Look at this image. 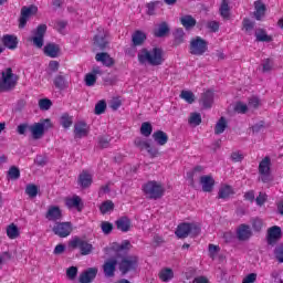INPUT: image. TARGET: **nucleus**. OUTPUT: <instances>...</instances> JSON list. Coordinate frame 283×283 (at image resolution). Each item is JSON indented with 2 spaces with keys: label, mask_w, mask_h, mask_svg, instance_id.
Instances as JSON below:
<instances>
[{
  "label": "nucleus",
  "mask_w": 283,
  "mask_h": 283,
  "mask_svg": "<svg viewBox=\"0 0 283 283\" xmlns=\"http://www.w3.org/2000/svg\"><path fill=\"white\" fill-rule=\"evenodd\" d=\"M137 59L140 65H151L153 67H158L166 61L165 51L160 48L142 49L137 53Z\"/></svg>",
  "instance_id": "obj_1"
},
{
  "label": "nucleus",
  "mask_w": 283,
  "mask_h": 283,
  "mask_svg": "<svg viewBox=\"0 0 283 283\" xmlns=\"http://www.w3.org/2000/svg\"><path fill=\"white\" fill-rule=\"evenodd\" d=\"M143 191L149 200H158L165 196V186L160 181L151 180L143 185Z\"/></svg>",
  "instance_id": "obj_2"
},
{
  "label": "nucleus",
  "mask_w": 283,
  "mask_h": 283,
  "mask_svg": "<svg viewBox=\"0 0 283 283\" xmlns=\"http://www.w3.org/2000/svg\"><path fill=\"white\" fill-rule=\"evenodd\" d=\"M18 82L19 76L12 72L11 67L2 70L0 76V92H10V90H14Z\"/></svg>",
  "instance_id": "obj_3"
},
{
  "label": "nucleus",
  "mask_w": 283,
  "mask_h": 283,
  "mask_svg": "<svg viewBox=\"0 0 283 283\" xmlns=\"http://www.w3.org/2000/svg\"><path fill=\"white\" fill-rule=\"evenodd\" d=\"M177 238H188L189 235H199L200 226L198 223H181L176 230Z\"/></svg>",
  "instance_id": "obj_4"
},
{
  "label": "nucleus",
  "mask_w": 283,
  "mask_h": 283,
  "mask_svg": "<svg viewBox=\"0 0 283 283\" xmlns=\"http://www.w3.org/2000/svg\"><path fill=\"white\" fill-rule=\"evenodd\" d=\"M209 50V43L200 36H196L190 41V54L202 56Z\"/></svg>",
  "instance_id": "obj_5"
},
{
  "label": "nucleus",
  "mask_w": 283,
  "mask_h": 283,
  "mask_svg": "<svg viewBox=\"0 0 283 283\" xmlns=\"http://www.w3.org/2000/svg\"><path fill=\"white\" fill-rule=\"evenodd\" d=\"M69 247L70 249H80L82 255H90L94 251V245L78 237L71 239Z\"/></svg>",
  "instance_id": "obj_6"
},
{
  "label": "nucleus",
  "mask_w": 283,
  "mask_h": 283,
  "mask_svg": "<svg viewBox=\"0 0 283 283\" xmlns=\"http://www.w3.org/2000/svg\"><path fill=\"white\" fill-rule=\"evenodd\" d=\"M52 127V123L50 119H44L41 123H35L30 126V132L35 140H39V138L43 137V134H45V129H50Z\"/></svg>",
  "instance_id": "obj_7"
},
{
  "label": "nucleus",
  "mask_w": 283,
  "mask_h": 283,
  "mask_svg": "<svg viewBox=\"0 0 283 283\" xmlns=\"http://www.w3.org/2000/svg\"><path fill=\"white\" fill-rule=\"evenodd\" d=\"M39 12V8L36 6L23 7L21 9L20 24L19 28H25L28 21H30V17H34V14Z\"/></svg>",
  "instance_id": "obj_8"
},
{
  "label": "nucleus",
  "mask_w": 283,
  "mask_h": 283,
  "mask_svg": "<svg viewBox=\"0 0 283 283\" xmlns=\"http://www.w3.org/2000/svg\"><path fill=\"white\" fill-rule=\"evenodd\" d=\"M45 32H48V25L45 24H40L34 31H33V45L38 49L43 48V43H44V36H45Z\"/></svg>",
  "instance_id": "obj_9"
},
{
  "label": "nucleus",
  "mask_w": 283,
  "mask_h": 283,
  "mask_svg": "<svg viewBox=\"0 0 283 283\" xmlns=\"http://www.w3.org/2000/svg\"><path fill=\"white\" fill-rule=\"evenodd\" d=\"M53 233L59 235V238H67L72 233V223L56 222L53 227Z\"/></svg>",
  "instance_id": "obj_10"
},
{
  "label": "nucleus",
  "mask_w": 283,
  "mask_h": 283,
  "mask_svg": "<svg viewBox=\"0 0 283 283\" xmlns=\"http://www.w3.org/2000/svg\"><path fill=\"white\" fill-rule=\"evenodd\" d=\"M135 146L140 150L146 149L151 158H156V156H158V149L151 147V144L143 137L135 138Z\"/></svg>",
  "instance_id": "obj_11"
},
{
  "label": "nucleus",
  "mask_w": 283,
  "mask_h": 283,
  "mask_svg": "<svg viewBox=\"0 0 283 283\" xmlns=\"http://www.w3.org/2000/svg\"><path fill=\"white\" fill-rule=\"evenodd\" d=\"M137 264H138V259L136 256H128L119 263V271L124 274L128 273V271H134Z\"/></svg>",
  "instance_id": "obj_12"
},
{
  "label": "nucleus",
  "mask_w": 283,
  "mask_h": 283,
  "mask_svg": "<svg viewBox=\"0 0 283 283\" xmlns=\"http://www.w3.org/2000/svg\"><path fill=\"white\" fill-rule=\"evenodd\" d=\"M200 185L202 187V191H206V193H211V191H213L216 180L211 175H205L200 177Z\"/></svg>",
  "instance_id": "obj_13"
},
{
  "label": "nucleus",
  "mask_w": 283,
  "mask_h": 283,
  "mask_svg": "<svg viewBox=\"0 0 283 283\" xmlns=\"http://www.w3.org/2000/svg\"><path fill=\"white\" fill-rule=\"evenodd\" d=\"M280 238H282V229L280 227L273 226L268 230V244H275Z\"/></svg>",
  "instance_id": "obj_14"
},
{
  "label": "nucleus",
  "mask_w": 283,
  "mask_h": 283,
  "mask_svg": "<svg viewBox=\"0 0 283 283\" xmlns=\"http://www.w3.org/2000/svg\"><path fill=\"white\" fill-rule=\"evenodd\" d=\"M46 220L50 222H56V220H61L63 218V213L61 212V208L56 206H51L49 207L46 214H45Z\"/></svg>",
  "instance_id": "obj_15"
},
{
  "label": "nucleus",
  "mask_w": 283,
  "mask_h": 283,
  "mask_svg": "<svg viewBox=\"0 0 283 283\" xmlns=\"http://www.w3.org/2000/svg\"><path fill=\"white\" fill-rule=\"evenodd\" d=\"M259 172L261 174L263 182H266V176L271 174V158L265 157L259 164Z\"/></svg>",
  "instance_id": "obj_16"
},
{
  "label": "nucleus",
  "mask_w": 283,
  "mask_h": 283,
  "mask_svg": "<svg viewBox=\"0 0 283 283\" xmlns=\"http://www.w3.org/2000/svg\"><path fill=\"white\" fill-rule=\"evenodd\" d=\"M90 134V127L85 122H77L74 125V135L75 138H85Z\"/></svg>",
  "instance_id": "obj_17"
},
{
  "label": "nucleus",
  "mask_w": 283,
  "mask_h": 283,
  "mask_svg": "<svg viewBox=\"0 0 283 283\" xmlns=\"http://www.w3.org/2000/svg\"><path fill=\"white\" fill-rule=\"evenodd\" d=\"M97 273H98V269L90 268L80 275V282L81 283H90V282L94 281Z\"/></svg>",
  "instance_id": "obj_18"
},
{
  "label": "nucleus",
  "mask_w": 283,
  "mask_h": 283,
  "mask_svg": "<svg viewBox=\"0 0 283 283\" xmlns=\"http://www.w3.org/2000/svg\"><path fill=\"white\" fill-rule=\"evenodd\" d=\"M2 43L4 48H8V50H17V46L19 45V39L17 35L6 34L2 38Z\"/></svg>",
  "instance_id": "obj_19"
},
{
  "label": "nucleus",
  "mask_w": 283,
  "mask_h": 283,
  "mask_svg": "<svg viewBox=\"0 0 283 283\" xmlns=\"http://www.w3.org/2000/svg\"><path fill=\"white\" fill-rule=\"evenodd\" d=\"M251 235H252L251 227H249L247 224L239 226V228L237 230L238 240L245 241V240H249V238H251Z\"/></svg>",
  "instance_id": "obj_20"
},
{
  "label": "nucleus",
  "mask_w": 283,
  "mask_h": 283,
  "mask_svg": "<svg viewBox=\"0 0 283 283\" xmlns=\"http://www.w3.org/2000/svg\"><path fill=\"white\" fill-rule=\"evenodd\" d=\"M200 104L205 109H209L213 105V92L212 91H206L201 95Z\"/></svg>",
  "instance_id": "obj_21"
},
{
  "label": "nucleus",
  "mask_w": 283,
  "mask_h": 283,
  "mask_svg": "<svg viewBox=\"0 0 283 283\" xmlns=\"http://www.w3.org/2000/svg\"><path fill=\"white\" fill-rule=\"evenodd\" d=\"M99 30V33L94 38V43L97 48L103 50L107 48V32H105L103 29Z\"/></svg>",
  "instance_id": "obj_22"
},
{
  "label": "nucleus",
  "mask_w": 283,
  "mask_h": 283,
  "mask_svg": "<svg viewBox=\"0 0 283 283\" xmlns=\"http://www.w3.org/2000/svg\"><path fill=\"white\" fill-rule=\"evenodd\" d=\"M264 14H266V6L262 3V0L254 2V17L256 21H262Z\"/></svg>",
  "instance_id": "obj_23"
},
{
  "label": "nucleus",
  "mask_w": 283,
  "mask_h": 283,
  "mask_svg": "<svg viewBox=\"0 0 283 283\" xmlns=\"http://www.w3.org/2000/svg\"><path fill=\"white\" fill-rule=\"evenodd\" d=\"M78 185L83 189H87L92 185V174H90L87 170H83L78 176Z\"/></svg>",
  "instance_id": "obj_24"
},
{
  "label": "nucleus",
  "mask_w": 283,
  "mask_h": 283,
  "mask_svg": "<svg viewBox=\"0 0 283 283\" xmlns=\"http://www.w3.org/2000/svg\"><path fill=\"white\" fill-rule=\"evenodd\" d=\"M44 54L51 59H56L61 54V48L57 44L49 43L44 46Z\"/></svg>",
  "instance_id": "obj_25"
},
{
  "label": "nucleus",
  "mask_w": 283,
  "mask_h": 283,
  "mask_svg": "<svg viewBox=\"0 0 283 283\" xmlns=\"http://www.w3.org/2000/svg\"><path fill=\"white\" fill-rule=\"evenodd\" d=\"M153 138L157 145H160L161 147L167 145L169 140V136H167V133L163 130H157L153 134Z\"/></svg>",
  "instance_id": "obj_26"
},
{
  "label": "nucleus",
  "mask_w": 283,
  "mask_h": 283,
  "mask_svg": "<svg viewBox=\"0 0 283 283\" xmlns=\"http://www.w3.org/2000/svg\"><path fill=\"white\" fill-rule=\"evenodd\" d=\"M116 227L119 231L127 233V231H129L132 228V221L127 217H122L116 221Z\"/></svg>",
  "instance_id": "obj_27"
},
{
  "label": "nucleus",
  "mask_w": 283,
  "mask_h": 283,
  "mask_svg": "<svg viewBox=\"0 0 283 283\" xmlns=\"http://www.w3.org/2000/svg\"><path fill=\"white\" fill-rule=\"evenodd\" d=\"M158 277L161 282H171L174 279V270H171V268H163L158 273Z\"/></svg>",
  "instance_id": "obj_28"
},
{
  "label": "nucleus",
  "mask_w": 283,
  "mask_h": 283,
  "mask_svg": "<svg viewBox=\"0 0 283 283\" xmlns=\"http://www.w3.org/2000/svg\"><path fill=\"white\" fill-rule=\"evenodd\" d=\"M219 14L222 19L231 18V7H229V0H222L219 7Z\"/></svg>",
  "instance_id": "obj_29"
},
{
  "label": "nucleus",
  "mask_w": 283,
  "mask_h": 283,
  "mask_svg": "<svg viewBox=\"0 0 283 283\" xmlns=\"http://www.w3.org/2000/svg\"><path fill=\"white\" fill-rule=\"evenodd\" d=\"M95 60L98 63L106 65V67H112V65H114V59H112V56H109L107 53H97Z\"/></svg>",
  "instance_id": "obj_30"
},
{
  "label": "nucleus",
  "mask_w": 283,
  "mask_h": 283,
  "mask_svg": "<svg viewBox=\"0 0 283 283\" xmlns=\"http://www.w3.org/2000/svg\"><path fill=\"white\" fill-rule=\"evenodd\" d=\"M114 271H116V260H109L104 263V273L106 277H114Z\"/></svg>",
  "instance_id": "obj_31"
},
{
  "label": "nucleus",
  "mask_w": 283,
  "mask_h": 283,
  "mask_svg": "<svg viewBox=\"0 0 283 283\" xmlns=\"http://www.w3.org/2000/svg\"><path fill=\"white\" fill-rule=\"evenodd\" d=\"M65 205L69 209H77V211H81V197L73 196L72 198H67Z\"/></svg>",
  "instance_id": "obj_32"
},
{
  "label": "nucleus",
  "mask_w": 283,
  "mask_h": 283,
  "mask_svg": "<svg viewBox=\"0 0 283 283\" xmlns=\"http://www.w3.org/2000/svg\"><path fill=\"white\" fill-rule=\"evenodd\" d=\"M53 83L57 90H67L70 87V82L63 75L55 76Z\"/></svg>",
  "instance_id": "obj_33"
},
{
  "label": "nucleus",
  "mask_w": 283,
  "mask_h": 283,
  "mask_svg": "<svg viewBox=\"0 0 283 283\" xmlns=\"http://www.w3.org/2000/svg\"><path fill=\"white\" fill-rule=\"evenodd\" d=\"M180 22H181V25H184V28L186 30H191L192 28L196 27V19H193V17H191V15L181 17Z\"/></svg>",
  "instance_id": "obj_34"
},
{
  "label": "nucleus",
  "mask_w": 283,
  "mask_h": 283,
  "mask_svg": "<svg viewBox=\"0 0 283 283\" xmlns=\"http://www.w3.org/2000/svg\"><path fill=\"white\" fill-rule=\"evenodd\" d=\"M233 188L229 185H223L220 187L219 189V195H218V198H221V199H227L229 198L230 196H233Z\"/></svg>",
  "instance_id": "obj_35"
},
{
  "label": "nucleus",
  "mask_w": 283,
  "mask_h": 283,
  "mask_svg": "<svg viewBox=\"0 0 283 283\" xmlns=\"http://www.w3.org/2000/svg\"><path fill=\"white\" fill-rule=\"evenodd\" d=\"M146 39H147V35L143 31H135L132 36L134 45H143Z\"/></svg>",
  "instance_id": "obj_36"
},
{
  "label": "nucleus",
  "mask_w": 283,
  "mask_h": 283,
  "mask_svg": "<svg viewBox=\"0 0 283 283\" xmlns=\"http://www.w3.org/2000/svg\"><path fill=\"white\" fill-rule=\"evenodd\" d=\"M99 211L103 216L112 213L114 211V202L112 200H106L99 206Z\"/></svg>",
  "instance_id": "obj_37"
},
{
  "label": "nucleus",
  "mask_w": 283,
  "mask_h": 283,
  "mask_svg": "<svg viewBox=\"0 0 283 283\" xmlns=\"http://www.w3.org/2000/svg\"><path fill=\"white\" fill-rule=\"evenodd\" d=\"M7 235L10 240H17L20 235L19 228L14 223L9 224L7 227Z\"/></svg>",
  "instance_id": "obj_38"
},
{
  "label": "nucleus",
  "mask_w": 283,
  "mask_h": 283,
  "mask_svg": "<svg viewBox=\"0 0 283 283\" xmlns=\"http://www.w3.org/2000/svg\"><path fill=\"white\" fill-rule=\"evenodd\" d=\"M188 123L191 127H198L202 123V115L200 113H190Z\"/></svg>",
  "instance_id": "obj_39"
},
{
  "label": "nucleus",
  "mask_w": 283,
  "mask_h": 283,
  "mask_svg": "<svg viewBox=\"0 0 283 283\" xmlns=\"http://www.w3.org/2000/svg\"><path fill=\"white\" fill-rule=\"evenodd\" d=\"M255 38L256 41L265 42V43H271L273 41V38L269 34H266V31L264 30H258L255 32Z\"/></svg>",
  "instance_id": "obj_40"
},
{
  "label": "nucleus",
  "mask_w": 283,
  "mask_h": 283,
  "mask_svg": "<svg viewBox=\"0 0 283 283\" xmlns=\"http://www.w3.org/2000/svg\"><path fill=\"white\" fill-rule=\"evenodd\" d=\"M168 32H169V27L165 22H163L161 24L158 25L157 29H155L154 34L155 36H158L160 39L163 36H166Z\"/></svg>",
  "instance_id": "obj_41"
},
{
  "label": "nucleus",
  "mask_w": 283,
  "mask_h": 283,
  "mask_svg": "<svg viewBox=\"0 0 283 283\" xmlns=\"http://www.w3.org/2000/svg\"><path fill=\"white\" fill-rule=\"evenodd\" d=\"M154 132V127L150 123L145 122L140 126V134L142 136H145V138H149L151 136V133Z\"/></svg>",
  "instance_id": "obj_42"
},
{
  "label": "nucleus",
  "mask_w": 283,
  "mask_h": 283,
  "mask_svg": "<svg viewBox=\"0 0 283 283\" xmlns=\"http://www.w3.org/2000/svg\"><path fill=\"white\" fill-rule=\"evenodd\" d=\"M224 129H227V119L224 117H221L214 126V134H224Z\"/></svg>",
  "instance_id": "obj_43"
},
{
  "label": "nucleus",
  "mask_w": 283,
  "mask_h": 283,
  "mask_svg": "<svg viewBox=\"0 0 283 283\" xmlns=\"http://www.w3.org/2000/svg\"><path fill=\"white\" fill-rule=\"evenodd\" d=\"M25 193L29 198L34 199L39 196V187L34 184H30L25 187Z\"/></svg>",
  "instance_id": "obj_44"
},
{
  "label": "nucleus",
  "mask_w": 283,
  "mask_h": 283,
  "mask_svg": "<svg viewBox=\"0 0 283 283\" xmlns=\"http://www.w3.org/2000/svg\"><path fill=\"white\" fill-rule=\"evenodd\" d=\"M180 98L186 101L189 105H191L196 101V95L191 91H182L180 93Z\"/></svg>",
  "instance_id": "obj_45"
},
{
  "label": "nucleus",
  "mask_w": 283,
  "mask_h": 283,
  "mask_svg": "<svg viewBox=\"0 0 283 283\" xmlns=\"http://www.w3.org/2000/svg\"><path fill=\"white\" fill-rule=\"evenodd\" d=\"M202 171H205V167L196 166L192 170L187 172V179L190 180V185H193V176H196L197 172L202 174Z\"/></svg>",
  "instance_id": "obj_46"
},
{
  "label": "nucleus",
  "mask_w": 283,
  "mask_h": 283,
  "mask_svg": "<svg viewBox=\"0 0 283 283\" xmlns=\"http://www.w3.org/2000/svg\"><path fill=\"white\" fill-rule=\"evenodd\" d=\"M262 105V102L260 101V97L258 96H251L248 101V107L249 109H258Z\"/></svg>",
  "instance_id": "obj_47"
},
{
  "label": "nucleus",
  "mask_w": 283,
  "mask_h": 283,
  "mask_svg": "<svg viewBox=\"0 0 283 283\" xmlns=\"http://www.w3.org/2000/svg\"><path fill=\"white\" fill-rule=\"evenodd\" d=\"M106 109H107V103L105 102V99L97 102V104L95 105V114L97 116H101V114H105Z\"/></svg>",
  "instance_id": "obj_48"
},
{
  "label": "nucleus",
  "mask_w": 283,
  "mask_h": 283,
  "mask_svg": "<svg viewBox=\"0 0 283 283\" xmlns=\"http://www.w3.org/2000/svg\"><path fill=\"white\" fill-rule=\"evenodd\" d=\"M60 123H61V125H62L65 129L72 127V123H73L72 116H70L69 114H63V115L61 116Z\"/></svg>",
  "instance_id": "obj_49"
},
{
  "label": "nucleus",
  "mask_w": 283,
  "mask_h": 283,
  "mask_svg": "<svg viewBox=\"0 0 283 283\" xmlns=\"http://www.w3.org/2000/svg\"><path fill=\"white\" fill-rule=\"evenodd\" d=\"M249 109V105H247L244 102H238L234 106V112H237V114H247Z\"/></svg>",
  "instance_id": "obj_50"
},
{
  "label": "nucleus",
  "mask_w": 283,
  "mask_h": 283,
  "mask_svg": "<svg viewBox=\"0 0 283 283\" xmlns=\"http://www.w3.org/2000/svg\"><path fill=\"white\" fill-rule=\"evenodd\" d=\"M76 275H78L77 266H71L66 270V276L69 277V280H76Z\"/></svg>",
  "instance_id": "obj_51"
},
{
  "label": "nucleus",
  "mask_w": 283,
  "mask_h": 283,
  "mask_svg": "<svg viewBox=\"0 0 283 283\" xmlns=\"http://www.w3.org/2000/svg\"><path fill=\"white\" fill-rule=\"evenodd\" d=\"M39 107H40V109L48 111L52 107V101H50L48 98L40 99Z\"/></svg>",
  "instance_id": "obj_52"
},
{
  "label": "nucleus",
  "mask_w": 283,
  "mask_h": 283,
  "mask_svg": "<svg viewBox=\"0 0 283 283\" xmlns=\"http://www.w3.org/2000/svg\"><path fill=\"white\" fill-rule=\"evenodd\" d=\"M85 83H86L87 87L94 86L96 83V75L94 73L86 74Z\"/></svg>",
  "instance_id": "obj_53"
},
{
  "label": "nucleus",
  "mask_w": 283,
  "mask_h": 283,
  "mask_svg": "<svg viewBox=\"0 0 283 283\" xmlns=\"http://www.w3.org/2000/svg\"><path fill=\"white\" fill-rule=\"evenodd\" d=\"M9 174V178H11V180H18V178L21 176V172L19 171V168L17 167H11L8 171Z\"/></svg>",
  "instance_id": "obj_54"
},
{
  "label": "nucleus",
  "mask_w": 283,
  "mask_h": 283,
  "mask_svg": "<svg viewBox=\"0 0 283 283\" xmlns=\"http://www.w3.org/2000/svg\"><path fill=\"white\" fill-rule=\"evenodd\" d=\"M271 70H273V60H264L262 63V72H271Z\"/></svg>",
  "instance_id": "obj_55"
},
{
  "label": "nucleus",
  "mask_w": 283,
  "mask_h": 283,
  "mask_svg": "<svg viewBox=\"0 0 283 283\" xmlns=\"http://www.w3.org/2000/svg\"><path fill=\"white\" fill-rule=\"evenodd\" d=\"M208 251H209L210 258L213 259L216 258V255H218V253H220V247L216 244H209Z\"/></svg>",
  "instance_id": "obj_56"
},
{
  "label": "nucleus",
  "mask_w": 283,
  "mask_h": 283,
  "mask_svg": "<svg viewBox=\"0 0 283 283\" xmlns=\"http://www.w3.org/2000/svg\"><path fill=\"white\" fill-rule=\"evenodd\" d=\"M101 229H102L103 233H105L107 235V234L112 233L114 226L107 221H104L101 224Z\"/></svg>",
  "instance_id": "obj_57"
},
{
  "label": "nucleus",
  "mask_w": 283,
  "mask_h": 283,
  "mask_svg": "<svg viewBox=\"0 0 283 283\" xmlns=\"http://www.w3.org/2000/svg\"><path fill=\"white\" fill-rule=\"evenodd\" d=\"M231 160L233 163H242V160H244V155L240 151H234L231 154Z\"/></svg>",
  "instance_id": "obj_58"
},
{
  "label": "nucleus",
  "mask_w": 283,
  "mask_h": 283,
  "mask_svg": "<svg viewBox=\"0 0 283 283\" xmlns=\"http://www.w3.org/2000/svg\"><path fill=\"white\" fill-rule=\"evenodd\" d=\"M17 132L20 134V136H25L27 132H30V125L20 124L17 128Z\"/></svg>",
  "instance_id": "obj_59"
},
{
  "label": "nucleus",
  "mask_w": 283,
  "mask_h": 283,
  "mask_svg": "<svg viewBox=\"0 0 283 283\" xmlns=\"http://www.w3.org/2000/svg\"><path fill=\"white\" fill-rule=\"evenodd\" d=\"M243 28L245 29V32H251V30H253V28H255V22H253L249 19H244Z\"/></svg>",
  "instance_id": "obj_60"
},
{
  "label": "nucleus",
  "mask_w": 283,
  "mask_h": 283,
  "mask_svg": "<svg viewBox=\"0 0 283 283\" xmlns=\"http://www.w3.org/2000/svg\"><path fill=\"white\" fill-rule=\"evenodd\" d=\"M129 247H130L129 241H124L120 244H115L114 249L115 251H127Z\"/></svg>",
  "instance_id": "obj_61"
},
{
  "label": "nucleus",
  "mask_w": 283,
  "mask_h": 283,
  "mask_svg": "<svg viewBox=\"0 0 283 283\" xmlns=\"http://www.w3.org/2000/svg\"><path fill=\"white\" fill-rule=\"evenodd\" d=\"M266 193L264 192H260L259 196L255 199V202L259 207H262V205H264V202H266Z\"/></svg>",
  "instance_id": "obj_62"
},
{
  "label": "nucleus",
  "mask_w": 283,
  "mask_h": 283,
  "mask_svg": "<svg viewBox=\"0 0 283 283\" xmlns=\"http://www.w3.org/2000/svg\"><path fill=\"white\" fill-rule=\"evenodd\" d=\"M275 258L279 262H283V245H279L275 249Z\"/></svg>",
  "instance_id": "obj_63"
},
{
  "label": "nucleus",
  "mask_w": 283,
  "mask_h": 283,
  "mask_svg": "<svg viewBox=\"0 0 283 283\" xmlns=\"http://www.w3.org/2000/svg\"><path fill=\"white\" fill-rule=\"evenodd\" d=\"M255 280H258V274L251 273L243 279L242 283H253Z\"/></svg>",
  "instance_id": "obj_64"
}]
</instances>
